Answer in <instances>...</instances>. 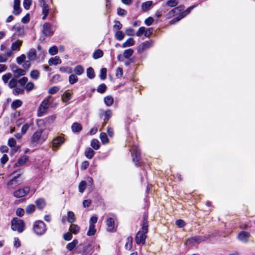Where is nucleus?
Listing matches in <instances>:
<instances>
[{
  "mask_svg": "<svg viewBox=\"0 0 255 255\" xmlns=\"http://www.w3.org/2000/svg\"><path fill=\"white\" fill-rule=\"evenodd\" d=\"M153 41L152 40L146 41L139 46L138 51H143L152 46Z\"/></svg>",
  "mask_w": 255,
  "mask_h": 255,
  "instance_id": "obj_15",
  "label": "nucleus"
},
{
  "mask_svg": "<svg viewBox=\"0 0 255 255\" xmlns=\"http://www.w3.org/2000/svg\"><path fill=\"white\" fill-rule=\"evenodd\" d=\"M104 102L108 106H111L114 103V99L112 97L108 96L104 98Z\"/></svg>",
  "mask_w": 255,
  "mask_h": 255,
  "instance_id": "obj_38",
  "label": "nucleus"
},
{
  "mask_svg": "<svg viewBox=\"0 0 255 255\" xmlns=\"http://www.w3.org/2000/svg\"><path fill=\"white\" fill-rule=\"evenodd\" d=\"M30 191V188L28 186H25L23 188L19 189L13 192V195L16 198H21L27 195Z\"/></svg>",
  "mask_w": 255,
  "mask_h": 255,
  "instance_id": "obj_5",
  "label": "nucleus"
},
{
  "mask_svg": "<svg viewBox=\"0 0 255 255\" xmlns=\"http://www.w3.org/2000/svg\"><path fill=\"white\" fill-rule=\"evenodd\" d=\"M60 72L70 74L72 72V69L69 67H61L59 69Z\"/></svg>",
  "mask_w": 255,
  "mask_h": 255,
  "instance_id": "obj_51",
  "label": "nucleus"
},
{
  "mask_svg": "<svg viewBox=\"0 0 255 255\" xmlns=\"http://www.w3.org/2000/svg\"><path fill=\"white\" fill-rule=\"evenodd\" d=\"M22 105V102L19 100H16L14 101L11 105V107L13 109H16L21 106Z\"/></svg>",
  "mask_w": 255,
  "mask_h": 255,
  "instance_id": "obj_45",
  "label": "nucleus"
},
{
  "mask_svg": "<svg viewBox=\"0 0 255 255\" xmlns=\"http://www.w3.org/2000/svg\"><path fill=\"white\" fill-rule=\"evenodd\" d=\"M14 88H15L13 90V93L14 95H17L18 94H21L23 93L24 90V88L23 87H20L18 86H16Z\"/></svg>",
  "mask_w": 255,
  "mask_h": 255,
  "instance_id": "obj_35",
  "label": "nucleus"
},
{
  "mask_svg": "<svg viewBox=\"0 0 255 255\" xmlns=\"http://www.w3.org/2000/svg\"><path fill=\"white\" fill-rule=\"evenodd\" d=\"M50 102L49 99H45L41 104L39 110L40 113H44L48 109Z\"/></svg>",
  "mask_w": 255,
  "mask_h": 255,
  "instance_id": "obj_13",
  "label": "nucleus"
},
{
  "mask_svg": "<svg viewBox=\"0 0 255 255\" xmlns=\"http://www.w3.org/2000/svg\"><path fill=\"white\" fill-rule=\"evenodd\" d=\"M30 76L34 80H37L40 77V72L37 70H33L30 73Z\"/></svg>",
  "mask_w": 255,
  "mask_h": 255,
  "instance_id": "obj_29",
  "label": "nucleus"
},
{
  "mask_svg": "<svg viewBox=\"0 0 255 255\" xmlns=\"http://www.w3.org/2000/svg\"><path fill=\"white\" fill-rule=\"evenodd\" d=\"M17 84V79L15 77H13L10 79L9 83L8 86L10 88H13L15 87Z\"/></svg>",
  "mask_w": 255,
  "mask_h": 255,
  "instance_id": "obj_43",
  "label": "nucleus"
},
{
  "mask_svg": "<svg viewBox=\"0 0 255 255\" xmlns=\"http://www.w3.org/2000/svg\"><path fill=\"white\" fill-rule=\"evenodd\" d=\"M107 77V69L102 68L100 70V77L102 80H105Z\"/></svg>",
  "mask_w": 255,
  "mask_h": 255,
  "instance_id": "obj_53",
  "label": "nucleus"
},
{
  "mask_svg": "<svg viewBox=\"0 0 255 255\" xmlns=\"http://www.w3.org/2000/svg\"><path fill=\"white\" fill-rule=\"evenodd\" d=\"M37 207L39 209H43L45 206V202L43 199L39 198L35 201Z\"/></svg>",
  "mask_w": 255,
  "mask_h": 255,
  "instance_id": "obj_25",
  "label": "nucleus"
},
{
  "mask_svg": "<svg viewBox=\"0 0 255 255\" xmlns=\"http://www.w3.org/2000/svg\"><path fill=\"white\" fill-rule=\"evenodd\" d=\"M78 243V241L77 240H74L72 242L67 244L66 248L69 251H72L77 245Z\"/></svg>",
  "mask_w": 255,
  "mask_h": 255,
  "instance_id": "obj_33",
  "label": "nucleus"
},
{
  "mask_svg": "<svg viewBox=\"0 0 255 255\" xmlns=\"http://www.w3.org/2000/svg\"><path fill=\"white\" fill-rule=\"evenodd\" d=\"M28 81V78L26 77H23L19 80H17V84H19L20 87H23Z\"/></svg>",
  "mask_w": 255,
  "mask_h": 255,
  "instance_id": "obj_50",
  "label": "nucleus"
},
{
  "mask_svg": "<svg viewBox=\"0 0 255 255\" xmlns=\"http://www.w3.org/2000/svg\"><path fill=\"white\" fill-rule=\"evenodd\" d=\"M78 80L77 76L74 74H71L69 77V82L71 84H74Z\"/></svg>",
  "mask_w": 255,
  "mask_h": 255,
  "instance_id": "obj_49",
  "label": "nucleus"
},
{
  "mask_svg": "<svg viewBox=\"0 0 255 255\" xmlns=\"http://www.w3.org/2000/svg\"><path fill=\"white\" fill-rule=\"evenodd\" d=\"M207 238L205 236H195L192 237L189 239H188L186 242V244H191L197 243L199 244L202 242H203L206 240Z\"/></svg>",
  "mask_w": 255,
  "mask_h": 255,
  "instance_id": "obj_7",
  "label": "nucleus"
},
{
  "mask_svg": "<svg viewBox=\"0 0 255 255\" xmlns=\"http://www.w3.org/2000/svg\"><path fill=\"white\" fill-rule=\"evenodd\" d=\"M31 4L32 0H24L23 5L25 9H29Z\"/></svg>",
  "mask_w": 255,
  "mask_h": 255,
  "instance_id": "obj_55",
  "label": "nucleus"
},
{
  "mask_svg": "<svg viewBox=\"0 0 255 255\" xmlns=\"http://www.w3.org/2000/svg\"><path fill=\"white\" fill-rule=\"evenodd\" d=\"M71 128L73 131L79 132L82 130V127L81 124L77 123H74L73 124Z\"/></svg>",
  "mask_w": 255,
  "mask_h": 255,
  "instance_id": "obj_30",
  "label": "nucleus"
},
{
  "mask_svg": "<svg viewBox=\"0 0 255 255\" xmlns=\"http://www.w3.org/2000/svg\"><path fill=\"white\" fill-rule=\"evenodd\" d=\"M76 218L74 213L72 211H68L67 213V222L69 223H72L75 221Z\"/></svg>",
  "mask_w": 255,
  "mask_h": 255,
  "instance_id": "obj_24",
  "label": "nucleus"
},
{
  "mask_svg": "<svg viewBox=\"0 0 255 255\" xmlns=\"http://www.w3.org/2000/svg\"><path fill=\"white\" fill-rule=\"evenodd\" d=\"M26 71L24 69L21 68H17L14 71V77L17 79L20 76H23L25 75Z\"/></svg>",
  "mask_w": 255,
  "mask_h": 255,
  "instance_id": "obj_22",
  "label": "nucleus"
},
{
  "mask_svg": "<svg viewBox=\"0 0 255 255\" xmlns=\"http://www.w3.org/2000/svg\"><path fill=\"white\" fill-rule=\"evenodd\" d=\"M100 138L103 144H105L109 142L107 135L105 132H101L100 135Z\"/></svg>",
  "mask_w": 255,
  "mask_h": 255,
  "instance_id": "obj_36",
  "label": "nucleus"
},
{
  "mask_svg": "<svg viewBox=\"0 0 255 255\" xmlns=\"http://www.w3.org/2000/svg\"><path fill=\"white\" fill-rule=\"evenodd\" d=\"M131 154L133 157V160L135 162L136 165H138L137 162H138L140 159V152L138 148L136 146H133L131 149Z\"/></svg>",
  "mask_w": 255,
  "mask_h": 255,
  "instance_id": "obj_6",
  "label": "nucleus"
},
{
  "mask_svg": "<svg viewBox=\"0 0 255 255\" xmlns=\"http://www.w3.org/2000/svg\"><path fill=\"white\" fill-rule=\"evenodd\" d=\"M94 151L90 147L86 148L85 151V155L88 159H91L94 155Z\"/></svg>",
  "mask_w": 255,
  "mask_h": 255,
  "instance_id": "obj_21",
  "label": "nucleus"
},
{
  "mask_svg": "<svg viewBox=\"0 0 255 255\" xmlns=\"http://www.w3.org/2000/svg\"><path fill=\"white\" fill-rule=\"evenodd\" d=\"M11 77L12 74L10 73H7L2 76V80L4 83H7Z\"/></svg>",
  "mask_w": 255,
  "mask_h": 255,
  "instance_id": "obj_46",
  "label": "nucleus"
},
{
  "mask_svg": "<svg viewBox=\"0 0 255 255\" xmlns=\"http://www.w3.org/2000/svg\"><path fill=\"white\" fill-rule=\"evenodd\" d=\"M26 59V56L24 54H22L20 56L17 57L16 58V62L18 64H21L22 63L25 61Z\"/></svg>",
  "mask_w": 255,
  "mask_h": 255,
  "instance_id": "obj_63",
  "label": "nucleus"
},
{
  "mask_svg": "<svg viewBox=\"0 0 255 255\" xmlns=\"http://www.w3.org/2000/svg\"><path fill=\"white\" fill-rule=\"evenodd\" d=\"M84 71V68L81 65L76 66L74 69V72L77 75H80L83 73Z\"/></svg>",
  "mask_w": 255,
  "mask_h": 255,
  "instance_id": "obj_37",
  "label": "nucleus"
},
{
  "mask_svg": "<svg viewBox=\"0 0 255 255\" xmlns=\"http://www.w3.org/2000/svg\"><path fill=\"white\" fill-rule=\"evenodd\" d=\"M11 229L13 231H16L18 233H21L23 231L25 225L23 221L18 218H14L11 221Z\"/></svg>",
  "mask_w": 255,
  "mask_h": 255,
  "instance_id": "obj_2",
  "label": "nucleus"
},
{
  "mask_svg": "<svg viewBox=\"0 0 255 255\" xmlns=\"http://www.w3.org/2000/svg\"><path fill=\"white\" fill-rule=\"evenodd\" d=\"M146 238V235L145 233L141 232L140 231H139L136 236L135 237V241L136 244H145V239Z\"/></svg>",
  "mask_w": 255,
  "mask_h": 255,
  "instance_id": "obj_11",
  "label": "nucleus"
},
{
  "mask_svg": "<svg viewBox=\"0 0 255 255\" xmlns=\"http://www.w3.org/2000/svg\"><path fill=\"white\" fill-rule=\"evenodd\" d=\"M16 140L13 138H10L8 139L7 144L10 147L13 148L12 150L16 151L19 149V147L16 146Z\"/></svg>",
  "mask_w": 255,
  "mask_h": 255,
  "instance_id": "obj_20",
  "label": "nucleus"
},
{
  "mask_svg": "<svg viewBox=\"0 0 255 255\" xmlns=\"http://www.w3.org/2000/svg\"><path fill=\"white\" fill-rule=\"evenodd\" d=\"M35 210V206L33 204L29 205L25 209L26 212L28 214H30L34 212Z\"/></svg>",
  "mask_w": 255,
  "mask_h": 255,
  "instance_id": "obj_61",
  "label": "nucleus"
},
{
  "mask_svg": "<svg viewBox=\"0 0 255 255\" xmlns=\"http://www.w3.org/2000/svg\"><path fill=\"white\" fill-rule=\"evenodd\" d=\"M61 63V60L58 56H55L54 57L51 58L48 61V64L50 66L51 65H57Z\"/></svg>",
  "mask_w": 255,
  "mask_h": 255,
  "instance_id": "obj_17",
  "label": "nucleus"
},
{
  "mask_svg": "<svg viewBox=\"0 0 255 255\" xmlns=\"http://www.w3.org/2000/svg\"><path fill=\"white\" fill-rule=\"evenodd\" d=\"M28 159L27 156L24 155L20 157L17 162L15 163V165H22L25 163Z\"/></svg>",
  "mask_w": 255,
  "mask_h": 255,
  "instance_id": "obj_26",
  "label": "nucleus"
},
{
  "mask_svg": "<svg viewBox=\"0 0 255 255\" xmlns=\"http://www.w3.org/2000/svg\"><path fill=\"white\" fill-rule=\"evenodd\" d=\"M250 234L248 232L245 231L241 232L238 235V239L243 243H247L249 241Z\"/></svg>",
  "mask_w": 255,
  "mask_h": 255,
  "instance_id": "obj_12",
  "label": "nucleus"
},
{
  "mask_svg": "<svg viewBox=\"0 0 255 255\" xmlns=\"http://www.w3.org/2000/svg\"><path fill=\"white\" fill-rule=\"evenodd\" d=\"M49 53L51 55H54L58 53V48L56 46L50 47L49 49Z\"/></svg>",
  "mask_w": 255,
  "mask_h": 255,
  "instance_id": "obj_60",
  "label": "nucleus"
},
{
  "mask_svg": "<svg viewBox=\"0 0 255 255\" xmlns=\"http://www.w3.org/2000/svg\"><path fill=\"white\" fill-rule=\"evenodd\" d=\"M33 228L35 233L38 235H43L46 231V225L41 221L35 222Z\"/></svg>",
  "mask_w": 255,
  "mask_h": 255,
  "instance_id": "obj_4",
  "label": "nucleus"
},
{
  "mask_svg": "<svg viewBox=\"0 0 255 255\" xmlns=\"http://www.w3.org/2000/svg\"><path fill=\"white\" fill-rule=\"evenodd\" d=\"M135 41L132 38H128L125 42L122 44V47L125 48L128 46H131L134 44Z\"/></svg>",
  "mask_w": 255,
  "mask_h": 255,
  "instance_id": "obj_28",
  "label": "nucleus"
},
{
  "mask_svg": "<svg viewBox=\"0 0 255 255\" xmlns=\"http://www.w3.org/2000/svg\"><path fill=\"white\" fill-rule=\"evenodd\" d=\"M115 37L117 40L121 41L124 38L125 34L122 31L119 30L115 33Z\"/></svg>",
  "mask_w": 255,
  "mask_h": 255,
  "instance_id": "obj_44",
  "label": "nucleus"
},
{
  "mask_svg": "<svg viewBox=\"0 0 255 255\" xmlns=\"http://www.w3.org/2000/svg\"><path fill=\"white\" fill-rule=\"evenodd\" d=\"M39 2L42 7V13L43 14L42 19L44 20L49 13V9L48 5L46 3L44 0H40Z\"/></svg>",
  "mask_w": 255,
  "mask_h": 255,
  "instance_id": "obj_10",
  "label": "nucleus"
},
{
  "mask_svg": "<svg viewBox=\"0 0 255 255\" xmlns=\"http://www.w3.org/2000/svg\"><path fill=\"white\" fill-rule=\"evenodd\" d=\"M22 182L23 180L20 177V174H18L7 183L6 187L8 190H12L20 185Z\"/></svg>",
  "mask_w": 255,
  "mask_h": 255,
  "instance_id": "obj_3",
  "label": "nucleus"
},
{
  "mask_svg": "<svg viewBox=\"0 0 255 255\" xmlns=\"http://www.w3.org/2000/svg\"><path fill=\"white\" fill-rule=\"evenodd\" d=\"M20 1L19 0H14L13 10V13L14 15H17L21 12V8L20 6Z\"/></svg>",
  "mask_w": 255,
  "mask_h": 255,
  "instance_id": "obj_16",
  "label": "nucleus"
},
{
  "mask_svg": "<svg viewBox=\"0 0 255 255\" xmlns=\"http://www.w3.org/2000/svg\"><path fill=\"white\" fill-rule=\"evenodd\" d=\"M148 226L147 220L144 218L142 223V231L140 232L146 234L148 232Z\"/></svg>",
  "mask_w": 255,
  "mask_h": 255,
  "instance_id": "obj_34",
  "label": "nucleus"
},
{
  "mask_svg": "<svg viewBox=\"0 0 255 255\" xmlns=\"http://www.w3.org/2000/svg\"><path fill=\"white\" fill-rule=\"evenodd\" d=\"M103 56V52L101 50L98 49L94 52L93 57L94 59H98Z\"/></svg>",
  "mask_w": 255,
  "mask_h": 255,
  "instance_id": "obj_48",
  "label": "nucleus"
},
{
  "mask_svg": "<svg viewBox=\"0 0 255 255\" xmlns=\"http://www.w3.org/2000/svg\"><path fill=\"white\" fill-rule=\"evenodd\" d=\"M43 34L45 36H51L53 33V31L51 27V25L49 23H45L43 25Z\"/></svg>",
  "mask_w": 255,
  "mask_h": 255,
  "instance_id": "obj_8",
  "label": "nucleus"
},
{
  "mask_svg": "<svg viewBox=\"0 0 255 255\" xmlns=\"http://www.w3.org/2000/svg\"><path fill=\"white\" fill-rule=\"evenodd\" d=\"M127 242L125 245V248L127 250H130L132 245V238L131 237H128L127 238Z\"/></svg>",
  "mask_w": 255,
  "mask_h": 255,
  "instance_id": "obj_40",
  "label": "nucleus"
},
{
  "mask_svg": "<svg viewBox=\"0 0 255 255\" xmlns=\"http://www.w3.org/2000/svg\"><path fill=\"white\" fill-rule=\"evenodd\" d=\"M72 93L67 91L65 92L62 96V101L64 103H67L72 98Z\"/></svg>",
  "mask_w": 255,
  "mask_h": 255,
  "instance_id": "obj_23",
  "label": "nucleus"
},
{
  "mask_svg": "<svg viewBox=\"0 0 255 255\" xmlns=\"http://www.w3.org/2000/svg\"><path fill=\"white\" fill-rule=\"evenodd\" d=\"M179 2V0H168L167 1V5L170 7L176 6Z\"/></svg>",
  "mask_w": 255,
  "mask_h": 255,
  "instance_id": "obj_59",
  "label": "nucleus"
},
{
  "mask_svg": "<svg viewBox=\"0 0 255 255\" xmlns=\"http://www.w3.org/2000/svg\"><path fill=\"white\" fill-rule=\"evenodd\" d=\"M24 88L27 91L29 92L34 88V85L32 82H29L27 83L26 85H25Z\"/></svg>",
  "mask_w": 255,
  "mask_h": 255,
  "instance_id": "obj_52",
  "label": "nucleus"
},
{
  "mask_svg": "<svg viewBox=\"0 0 255 255\" xmlns=\"http://www.w3.org/2000/svg\"><path fill=\"white\" fill-rule=\"evenodd\" d=\"M87 186L86 182L82 181L79 184L78 188L79 191L81 193H83L86 189Z\"/></svg>",
  "mask_w": 255,
  "mask_h": 255,
  "instance_id": "obj_47",
  "label": "nucleus"
},
{
  "mask_svg": "<svg viewBox=\"0 0 255 255\" xmlns=\"http://www.w3.org/2000/svg\"><path fill=\"white\" fill-rule=\"evenodd\" d=\"M87 75L90 79H93L95 77V72L92 67H89L87 69Z\"/></svg>",
  "mask_w": 255,
  "mask_h": 255,
  "instance_id": "obj_42",
  "label": "nucleus"
},
{
  "mask_svg": "<svg viewBox=\"0 0 255 255\" xmlns=\"http://www.w3.org/2000/svg\"><path fill=\"white\" fill-rule=\"evenodd\" d=\"M29 125L28 123H24L22 125L21 129V134L22 135H24L26 132V131L29 129Z\"/></svg>",
  "mask_w": 255,
  "mask_h": 255,
  "instance_id": "obj_57",
  "label": "nucleus"
},
{
  "mask_svg": "<svg viewBox=\"0 0 255 255\" xmlns=\"http://www.w3.org/2000/svg\"><path fill=\"white\" fill-rule=\"evenodd\" d=\"M22 41L20 40H18L14 42H13L11 44V49L12 51H18L19 50L20 47L21 45Z\"/></svg>",
  "mask_w": 255,
  "mask_h": 255,
  "instance_id": "obj_19",
  "label": "nucleus"
},
{
  "mask_svg": "<svg viewBox=\"0 0 255 255\" xmlns=\"http://www.w3.org/2000/svg\"><path fill=\"white\" fill-rule=\"evenodd\" d=\"M107 230L108 232H114L116 230V226L114 219L110 217L106 221Z\"/></svg>",
  "mask_w": 255,
  "mask_h": 255,
  "instance_id": "obj_9",
  "label": "nucleus"
},
{
  "mask_svg": "<svg viewBox=\"0 0 255 255\" xmlns=\"http://www.w3.org/2000/svg\"><path fill=\"white\" fill-rule=\"evenodd\" d=\"M134 51L132 49H128L124 51L123 56L125 58H128L133 53Z\"/></svg>",
  "mask_w": 255,
  "mask_h": 255,
  "instance_id": "obj_41",
  "label": "nucleus"
},
{
  "mask_svg": "<svg viewBox=\"0 0 255 255\" xmlns=\"http://www.w3.org/2000/svg\"><path fill=\"white\" fill-rule=\"evenodd\" d=\"M96 232V229L95 228V225L93 224L90 225L89 227L88 231L87 233V235L88 236H94Z\"/></svg>",
  "mask_w": 255,
  "mask_h": 255,
  "instance_id": "obj_27",
  "label": "nucleus"
},
{
  "mask_svg": "<svg viewBox=\"0 0 255 255\" xmlns=\"http://www.w3.org/2000/svg\"><path fill=\"white\" fill-rule=\"evenodd\" d=\"M106 88L107 87L106 85L103 83L98 86L97 90L99 93H103L105 92Z\"/></svg>",
  "mask_w": 255,
  "mask_h": 255,
  "instance_id": "obj_58",
  "label": "nucleus"
},
{
  "mask_svg": "<svg viewBox=\"0 0 255 255\" xmlns=\"http://www.w3.org/2000/svg\"><path fill=\"white\" fill-rule=\"evenodd\" d=\"M13 29L18 32V34L19 35H22L24 33V29L23 27L20 26H14L13 27Z\"/></svg>",
  "mask_w": 255,
  "mask_h": 255,
  "instance_id": "obj_54",
  "label": "nucleus"
},
{
  "mask_svg": "<svg viewBox=\"0 0 255 255\" xmlns=\"http://www.w3.org/2000/svg\"><path fill=\"white\" fill-rule=\"evenodd\" d=\"M152 4V1L149 0L146 1L142 4L141 8L144 11L147 10L151 6Z\"/></svg>",
  "mask_w": 255,
  "mask_h": 255,
  "instance_id": "obj_39",
  "label": "nucleus"
},
{
  "mask_svg": "<svg viewBox=\"0 0 255 255\" xmlns=\"http://www.w3.org/2000/svg\"><path fill=\"white\" fill-rule=\"evenodd\" d=\"M145 29V27H143V26L140 27L138 29V31L136 32V35L137 36L140 37L142 34L144 35Z\"/></svg>",
  "mask_w": 255,
  "mask_h": 255,
  "instance_id": "obj_64",
  "label": "nucleus"
},
{
  "mask_svg": "<svg viewBox=\"0 0 255 255\" xmlns=\"http://www.w3.org/2000/svg\"><path fill=\"white\" fill-rule=\"evenodd\" d=\"M27 55L29 61H33L35 60L37 57L36 51L34 49H31L27 53Z\"/></svg>",
  "mask_w": 255,
  "mask_h": 255,
  "instance_id": "obj_18",
  "label": "nucleus"
},
{
  "mask_svg": "<svg viewBox=\"0 0 255 255\" xmlns=\"http://www.w3.org/2000/svg\"><path fill=\"white\" fill-rule=\"evenodd\" d=\"M80 229V227L76 224H72L69 228L71 232L74 234H77L79 233Z\"/></svg>",
  "mask_w": 255,
  "mask_h": 255,
  "instance_id": "obj_31",
  "label": "nucleus"
},
{
  "mask_svg": "<svg viewBox=\"0 0 255 255\" xmlns=\"http://www.w3.org/2000/svg\"><path fill=\"white\" fill-rule=\"evenodd\" d=\"M112 115V111L110 110H107L105 113L104 122L106 124L110 119Z\"/></svg>",
  "mask_w": 255,
  "mask_h": 255,
  "instance_id": "obj_56",
  "label": "nucleus"
},
{
  "mask_svg": "<svg viewBox=\"0 0 255 255\" xmlns=\"http://www.w3.org/2000/svg\"><path fill=\"white\" fill-rule=\"evenodd\" d=\"M195 6H192L188 8L185 11L182 12L181 13V18H183L184 16H185L187 14L189 13L192 9H193Z\"/></svg>",
  "mask_w": 255,
  "mask_h": 255,
  "instance_id": "obj_62",
  "label": "nucleus"
},
{
  "mask_svg": "<svg viewBox=\"0 0 255 255\" xmlns=\"http://www.w3.org/2000/svg\"><path fill=\"white\" fill-rule=\"evenodd\" d=\"M49 132L48 130L40 129L35 131L31 138V142L33 145L42 143L48 138Z\"/></svg>",
  "mask_w": 255,
  "mask_h": 255,
  "instance_id": "obj_1",
  "label": "nucleus"
},
{
  "mask_svg": "<svg viewBox=\"0 0 255 255\" xmlns=\"http://www.w3.org/2000/svg\"><path fill=\"white\" fill-rule=\"evenodd\" d=\"M91 146L95 150H98L100 148V142L97 139H93L91 141Z\"/></svg>",
  "mask_w": 255,
  "mask_h": 255,
  "instance_id": "obj_32",
  "label": "nucleus"
},
{
  "mask_svg": "<svg viewBox=\"0 0 255 255\" xmlns=\"http://www.w3.org/2000/svg\"><path fill=\"white\" fill-rule=\"evenodd\" d=\"M64 141L65 140L63 137L57 136L53 140V146L54 147L58 148L64 142Z\"/></svg>",
  "mask_w": 255,
  "mask_h": 255,
  "instance_id": "obj_14",
  "label": "nucleus"
}]
</instances>
